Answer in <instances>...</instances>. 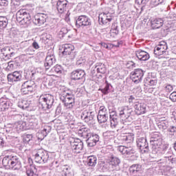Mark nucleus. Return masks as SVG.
<instances>
[{"label":"nucleus","instance_id":"22","mask_svg":"<svg viewBox=\"0 0 176 176\" xmlns=\"http://www.w3.org/2000/svg\"><path fill=\"white\" fill-rule=\"evenodd\" d=\"M129 171L131 176H142V166L140 164H133L129 167Z\"/></svg>","mask_w":176,"mask_h":176},{"label":"nucleus","instance_id":"21","mask_svg":"<svg viewBox=\"0 0 176 176\" xmlns=\"http://www.w3.org/2000/svg\"><path fill=\"white\" fill-rule=\"evenodd\" d=\"M108 163L110 168H112L113 170H116V171H119V164H120V160L119 158L111 155L108 160Z\"/></svg>","mask_w":176,"mask_h":176},{"label":"nucleus","instance_id":"31","mask_svg":"<svg viewBox=\"0 0 176 176\" xmlns=\"http://www.w3.org/2000/svg\"><path fill=\"white\" fill-rule=\"evenodd\" d=\"M63 51L62 52V54L63 56H70L72 53H74V50H75V47L72 44H64L63 45Z\"/></svg>","mask_w":176,"mask_h":176},{"label":"nucleus","instance_id":"52","mask_svg":"<svg viewBox=\"0 0 176 176\" xmlns=\"http://www.w3.org/2000/svg\"><path fill=\"white\" fill-rule=\"evenodd\" d=\"M99 115H108V110L105 106H100L98 111Z\"/></svg>","mask_w":176,"mask_h":176},{"label":"nucleus","instance_id":"9","mask_svg":"<svg viewBox=\"0 0 176 176\" xmlns=\"http://www.w3.org/2000/svg\"><path fill=\"white\" fill-rule=\"evenodd\" d=\"M91 25V19L86 15H80L76 18V28H85V27H90Z\"/></svg>","mask_w":176,"mask_h":176},{"label":"nucleus","instance_id":"48","mask_svg":"<svg viewBox=\"0 0 176 176\" xmlns=\"http://www.w3.org/2000/svg\"><path fill=\"white\" fill-rule=\"evenodd\" d=\"M128 102H129V105H132L134 108V106L137 105V104H138L140 102H138V100L137 99H135V98L134 96H130L128 99Z\"/></svg>","mask_w":176,"mask_h":176},{"label":"nucleus","instance_id":"11","mask_svg":"<svg viewBox=\"0 0 176 176\" xmlns=\"http://www.w3.org/2000/svg\"><path fill=\"white\" fill-rule=\"evenodd\" d=\"M23 72L20 71H15L12 73L8 74L7 76L8 82L10 85H16L19 82L23 80Z\"/></svg>","mask_w":176,"mask_h":176},{"label":"nucleus","instance_id":"13","mask_svg":"<svg viewBox=\"0 0 176 176\" xmlns=\"http://www.w3.org/2000/svg\"><path fill=\"white\" fill-rule=\"evenodd\" d=\"M138 148L141 153H149V144L146 138H139L136 140Z\"/></svg>","mask_w":176,"mask_h":176},{"label":"nucleus","instance_id":"44","mask_svg":"<svg viewBox=\"0 0 176 176\" xmlns=\"http://www.w3.org/2000/svg\"><path fill=\"white\" fill-rule=\"evenodd\" d=\"M23 142L25 144H32L34 142V135L32 134H27L23 137Z\"/></svg>","mask_w":176,"mask_h":176},{"label":"nucleus","instance_id":"56","mask_svg":"<svg viewBox=\"0 0 176 176\" xmlns=\"http://www.w3.org/2000/svg\"><path fill=\"white\" fill-rule=\"evenodd\" d=\"M149 2V0H135V3L138 5H146Z\"/></svg>","mask_w":176,"mask_h":176},{"label":"nucleus","instance_id":"18","mask_svg":"<svg viewBox=\"0 0 176 176\" xmlns=\"http://www.w3.org/2000/svg\"><path fill=\"white\" fill-rule=\"evenodd\" d=\"M54 64H56V56H54V52L51 50L47 53L44 67L45 69L47 70L50 69V67Z\"/></svg>","mask_w":176,"mask_h":176},{"label":"nucleus","instance_id":"29","mask_svg":"<svg viewBox=\"0 0 176 176\" xmlns=\"http://www.w3.org/2000/svg\"><path fill=\"white\" fill-rule=\"evenodd\" d=\"M112 21V16H111V14L109 12L105 14L104 13L103 15L99 16V23L103 25H107V24H109Z\"/></svg>","mask_w":176,"mask_h":176},{"label":"nucleus","instance_id":"27","mask_svg":"<svg viewBox=\"0 0 176 176\" xmlns=\"http://www.w3.org/2000/svg\"><path fill=\"white\" fill-rule=\"evenodd\" d=\"M134 109L136 115H144L146 113V104L139 102L134 106Z\"/></svg>","mask_w":176,"mask_h":176},{"label":"nucleus","instance_id":"8","mask_svg":"<svg viewBox=\"0 0 176 176\" xmlns=\"http://www.w3.org/2000/svg\"><path fill=\"white\" fill-rule=\"evenodd\" d=\"M60 100L68 109H72L75 105V96L72 93L63 94L60 96Z\"/></svg>","mask_w":176,"mask_h":176},{"label":"nucleus","instance_id":"62","mask_svg":"<svg viewBox=\"0 0 176 176\" xmlns=\"http://www.w3.org/2000/svg\"><path fill=\"white\" fill-rule=\"evenodd\" d=\"M24 77L25 79H31V71H28L24 73Z\"/></svg>","mask_w":176,"mask_h":176},{"label":"nucleus","instance_id":"15","mask_svg":"<svg viewBox=\"0 0 176 176\" xmlns=\"http://www.w3.org/2000/svg\"><path fill=\"white\" fill-rule=\"evenodd\" d=\"M95 118L96 111L91 110H85L81 114V119L85 120V122L89 124L94 123Z\"/></svg>","mask_w":176,"mask_h":176},{"label":"nucleus","instance_id":"16","mask_svg":"<svg viewBox=\"0 0 176 176\" xmlns=\"http://www.w3.org/2000/svg\"><path fill=\"white\" fill-rule=\"evenodd\" d=\"M70 146L74 153H80L83 149V142L80 139H73L70 141Z\"/></svg>","mask_w":176,"mask_h":176},{"label":"nucleus","instance_id":"53","mask_svg":"<svg viewBox=\"0 0 176 176\" xmlns=\"http://www.w3.org/2000/svg\"><path fill=\"white\" fill-rule=\"evenodd\" d=\"M126 65L127 68H129V69H131L133 68H135L136 64L133 60H129L126 63Z\"/></svg>","mask_w":176,"mask_h":176},{"label":"nucleus","instance_id":"64","mask_svg":"<svg viewBox=\"0 0 176 176\" xmlns=\"http://www.w3.org/2000/svg\"><path fill=\"white\" fill-rule=\"evenodd\" d=\"M161 2L159 0H152L151 4L154 6H158V5H161Z\"/></svg>","mask_w":176,"mask_h":176},{"label":"nucleus","instance_id":"5","mask_svg":"<svg viewBox=\"0 0 176 176\" xmlns=\"http://www.w3.org/2000/svg\"><path fill=\"white\" fill-rule=\"evenodd\" d=\"M16 21L21 25L28 27L31 24V15L25 12V10H19L16 14Z\"/></svg>","mask_w":176,"mask_h":176},{"label":"nucleus","instance_id":"63","mask_svg":"<svg viewBox=\"0 0 176 176\" xmlns=\"http://www.w3.org/2000/svg\"><path fill=\"white\" fill-rule=\"evenodd\" d=\"M9 1L8 0H0V6H8Z\"/></svg>","mask_w":176,"mask_h":176},{"label":"nucleus","instance_id":"42","mask_svg":"<svg viewBox=\"0 0 176 176\" xmlns=\"http://www.w3.org/2000/svg\"><path fill=\"white\" fill-rule=\"evenodd\" d=\"M8 20L5 16H0V30H3L8 27Z\"/></svg>","mask_w":176,"mask_h":176},{"label":"nucleus","instance_id":"45","mask_svg":"<svg viewBox=\"0 0 176 176\" xmlns=\"http://www.w3.org/2000/svg\"><path fill=\"white\" fill-rule=\"evenodd\" d=\"M97 119L98 123H106L108 120V115L107 114H98Z\"/></svg>","mask_w":176,"mask_h":176},{"label":"nucleus","instance_id":"55","mask_svg":"<svg viewBox=\"0 0 176 176\" xmlns=\"http://www.w3.org/2000/svg\"><path fill=\"white\" fill-rule=\"evenodd\" d=\"M68 29L67 28H62L60 31L59 32L60 35H63V36H64V35H67V34H68Z\"/></svg>","mask_w":176,"mask_h":176},{"label":"nucleus","instance_id":"25","mask_svg":"<svg viewBox=\"0 0 176 176\" xmlns=\"http://www.w3.org/2000/svg\"><path fill=\"white\" fill-rule=\"evenodd\" d=\"M1 52L3 56L6 57V58H8V60H10L12 57H14V54H16L14 49L9 46L1 48Z\"/></svg>","mask_w":176,"mask_h":176},{"label":"nucleus","instance_id":"57","mask_svg":"<svg viewBox=\"0 0 176 176\" xmlns=\"http://www.w3.org/2000/svg\"><path fill=\"white\" fill-rule=\"evenodd\" d=\"M15 126L17 130H24V126L23 125V124H21V122H17L16 124H15Z\"/></svg>","mask_w":176,"mask_h":176},{"label":"nucleus","instance_id":"51","mask_svg":"<svg viewBox=\"0 0 176 176\" xmlns=\"http://www.w3.org/2000/svg\"><path fill=\"white\" fill-rule=\"evenodd\" d=\"M9 146V144L6 142L3 138L0 137V148L1 149H6Z\"/></svg>","mask_w":176,"mask_h":176},{"label":"nucleus","instance_id":"7","mask_svg":"<svg viewBox=\"0 0 176 176\" xmlns=\"http://www.w3.org/2000/svg\"><path fill=\"white\" fill-rule=\"evenodd\" d=\"M36 84L34 80H27L21 85V93L23 95H30L35 93Z\"/></svg>","mask_w":176,"mask_h":176},{"label":"nucleus","instance_id":"36","mask_svg":"<svg viewBox=\"0 0 176 176\" xmlns=\"http://www.w3.org/2000/svg\"><path fill=\"white\" fill-rule=\"evenodd\" d=\"M132 118H122L120 121V129L122 130L129 129V126L131 124Z\"/></svg>","mask_w":176,"mask_h":176},{"label":"nucleus","instance_id":"19","mask_svg":"<svg viewBox=\"0 0 176 176\" xmlns=\"http://www.w3.org/2000/svg\"><path fill=\"white\" fill-rule=\"evenodd\" d=\"M46 19H47V15L43 13H38L34 16L32 21L33 24L41 27L43 25L44 23H46Z\"/></svg>","mask_w":176,"mask_h":176},{"label":"nucleus","instance_id":"26","mask_svg":"<svg viewBox=\"0 0 176 176\" xmlns=\"http://www.w3.org/2000/svg\"><path fill=\"white\" fill-rule=\"evenodd\" d=\"M68 1L67 0H58L56 3V9L58 13L63 14L64 12H67V9H68Z\"/></svg>","mask_w":176,"mask_h":176},{"label":"nucleus","instance_id":"59","mask_svg":"<svg viewBox=\"0 0 176 176\" xmlns=\"http://www.w3.org/2000/svg\"><path fill=\"white\" fill-rule=\"evenodd\" d=\"M30 76L31 79L34 80L36 79V78L38 77V73L34 71H31Z\"/></svg>","mask_w":176,"mask_h":176},{"label":"nucleus","instance_id":"34","mask_svg":"<svg viewBox=\"0 0 176 176\" xmlns=\"http://www.w3.org/2000/svg\"><path fill=\"white\" fill-rule=\"evenodd\" d=\"M163 23L164 21L162 19H155L151 21V27L153 30H157L160 27H163Z\"/></svg>","mask_w":176,"mask_h":176},{"label":"nucleus","instance_id":"1","mask_svg":"<svg viewBox=\"0 0 176 176\" xmlns=\"http://www.w3.org/2000/svg\"><path fill=\"white\" fill-rule=\"evenodd\" d=\"M152 153L150 156L152 159H159V154L173 155V152L168 150V144H163V140L160 133H155L150 140Z\"/></svg>","mask_w":176,"mask_h":176},{"label":"nucleus","instance_id":"58","mask_svg":"<svg viewBox=\"0 0 176 176\" xmlns=\"http://www.w3.org/2000/svg\"><path fill=\"white\" fill-rule=\"evenodd\" d=\"M170 100H171L173 102H176V92H173L170 96H169Z\"/></svg>","mask_w":176,"mask_h":176},{"label":"nucleus","instance_id":"2","mask_svg":"<svg viewBox=\"0 0 176 176\" xmlns=\"http://www.w3.org/2000/svg\"><path fill=\"white\" fill-rule=\"evenodd\" d=\"M2 164L4 167L11 170H20L21 168V161L20 157L13 152L8 153L3 158Z\"/></svg>","mask_w":176,"mask_h":176},{"label":"nucleus","instance_id":"3","mask_svg":"<svg viewBox=\"0 0 176 176\" xmlns=\"http://www.w3.org/2000/svg\"><path fill=\"white\" fill-rule=\"evenodd\" d=\"M80 134L83 138L86 139L87 146L93 148L97 145V143L100 142V135L98 134L91 132V130L89 128L83 127L80 130Z\"/></svg>","mask_w":176,"mask_h":176},{"label":"nucleus","instance_id":"30","mask_svg":"<svg viewBox=\"0 0 176 176\" xmlns=\"http://www.w3.org/2000/svg\"><path fill=\"white\" fill-rule=\"evenodd\" d=\"M52 39H53L52 35L46 33L42 35V37L40 39V42L43 44L42 46L45 47L46 45L49 46L50 45H52Z\"/></svg>","mask_w":176,"mask_h":176},{"label":"nucleus","instance_id":"43","mask_svg":"<svg viewBox=\"0 0 176 176\" xmlns=\"http://www.w3.org/2000/svg\"><path fill=\"white\" fill-rule=\"evenodd\" d=\"M146 83L149 86H156L157 85V78L156 77L147 78Z\"/></svg>","mask_w":176,"mask_h":176},{"label":"nucleus","instance_id":"14","mask_svg":"<svg viewBox=\"0 0 176 176\" xmlns=\"http://www.w3.org/2000/svg\"><path fill=\"white\" fill-rule=\"evenodd\" d=\"M119 116L121 119H132L131 117L134 115L133 109L129 107V106H124L118 109Z\"/></svg>","mask_w":176,"mask_h":176},{"label":"nucleus","instance_id":"39","mask_svg":"<svg viewBox=\"0 0 176 176\" xmlns=\"http://www.w3.org/2000/svg\"><path fill=\"white\" fill-rule=\"evenodd\" d=\"M87 163L90 167L96 166V164H97V157L96 155L89 156L87 159Z\"/></svg>","mask_w":176,"mask_h":176},{"label":"nucleus","instance_id":"32","mask_svg":"<svg viewBox=\"0 0 176 176\" xmlns=\"http://www.w3.org/2000/svg\"><path fill=\"white\" fill-rule=\"evenodd\" d=\"M30 129H39V118L36 116H32L28 121Z\"/></svg>","mask_w":176,"mask_h":176},{"label":"nucleus","instance_id":"50","mask_svg":"<svg viewBox=\"0 0 176 176\" xmlns=\"http://www.w3.org/2000/svg\"><path fill=\"white\" fill-rule=\"evenodd\" d=\"M106 85L103 89H100L103 94H108L109 93V87L111 86V84L108 82V81L105 82Z\"/></svg>","mask_w":176,"mask_h":176},{"label":"nucleus","instance_id":"46","mask_svg":"<svg viewBox=\"0 0 176 176\" xmlns=\"http://www.w3.org/2000/svg\"><path fill=\"white\" fill-rule=\"evenodd\" d=\"M119 125V121L118 120V118H110V127L111 129H116Z\"/></svg>","mask_w":176,"mask_h":176},{"label":"nucleus","instance_id":"33","mask_svg":"<svg viewBox=\"0 0 176 176\" xmlns=\"http://www.w3.org/2000/svg\"><path fill=\"white\" fill-rule=\"evenodd\" d=\"M23 53L21 55L22 58H31V56L35 54V50L32 46H30L24 50Z\"/></svg>","mask_w":176,"mask_h":176},{"label":"nucleus","instance_id":"12","mask_svg":"<svg viewBox=\"0 0 176 176\" xmlns=\"http://www.w3.org/2000/svg\"><path fill=\"white\" fill-rule=\"evenodd\" d=\"M144 74L145 71L142 69H135L131 73V79L133 83L138 85V83H141L142 82V78H144Z\"/></svg>","mask_w":176,"mask_h":176},{"label":"nucleus","instance_id":"4","mask_svg":"<svg viewBox=\"0 0 176 176\" xmlns=\"http://www.w3.org/2000/svg\"><path fill=\"white\" fill-rule=\"evenodd\" d=\"M38 106L43 111L52 109L54 107V96L50 94H44L40 96L38 98Z\"/></svg>","mask_w":176,"mask_h":176},{"label":"nucleus","instance_id":"35","mask_svg":"<svg viewBox=\"0 0 176 176\" xmlns=\"http://www.w3.org/2000/svg\"><path fill=\"white\" fill-rule=\"evenodd\" d=\"M26 174L28 176H39L38 175V169H36V166L32 164L28 167L26 170Z\"/></svg>","mask_w":176,"mask_h":176},{"label":"nucleus","instance_id":"10","mask_svg":"<svg viewBox=\"0 0 176 176\" xmlns=\"http://www.w3.org/2000/svg\"><path fill=\"white\" fill-rule=\"evenodd\" d=\"M117 151L120 152L125 157H133L135 155V148L131 144L129 146H118Z\"/></svg>","mask_w":176,"mask_h":176},{"label":"nucleus","instance_id":"54","mask_svg":"<svg viewBox=\"0 0 176 176\" xmlns=\"http://www.w3.org/2000/svg\"><path fill=\"white\" fill-rule=\"evenodd\" d=\"M53 70L56 73V74H61L63 72V67L61 65H56L54 68Z\"/></svg>","mask_w":176,"mask_h":176},{"label":"nucleus","instance_id":"17","mask_svg":"<svg viewBox=\"0 0 176 176\" xmlns=\"http://www.w3.org/2000/svg\"><path fill=\"white\" fill-rule=\"evenodd\" d=\"M86 72L83 69H76L71 73L72 80H80L81 83L85 82Z\"/></svg>","mask_w":176,"mask_h":176},{"label":"nucleus","instance_id":"60","mask_svg":"<svg viewBox=\"0 0 176 176\" xmlns=\"http://www.w3.org/2000/svg\"><path fill=\"white\" fill-rule=\"evenodd\" d=\"M165 90L166 93H171L173 91V86L171 85H168L165 87Z\"/></svg>","mask_w":176,"mask_h":176},{"label":"nucleus","instance_id":"37","mask_svg":"<svg viewBox=\"0 0 176 176\" xmlns=\"http://www.w3.org/2000/svg\"><path fill=\"white\" fill-rule=\"evenodd\" d=\"M160 162H162V163H168V164H174V163H175V160L171 154H169V155H166L160 159Z\"/></svg>","mask_w":176,"mask_h":176},{"label":"nucleus","instance_id":"40","mask_svg":"<svg viewBox=\"0 0 176 176\" xmlns=\"http://www.w3.org/2000/svg\"><path fill=\"white\" fill-rule=\"evenodd\" d=\"M17 106L21 109H27V108L30 107V102H28V100L21 99L19 100Z\"/></svg>","mask_w":176,"mask_h":176},{"label":"nucleus","instance_id":"20","mask_svg":"<svg viewBox=\"0 0 176 176\" xmlns=\"http://www.w3.org/2000/svg\"><path fill=\"white\" fill-rule=\"evenodd\" d=\"M167 49H168L167 43L161 41L159 45L154 48V54H155V56H162V54L166 53Z\"/></svg>","mask_w":176,"mask_h":176},{"label":"nucleus","instance_id":"41","mask_svg":"<svg viewBox=\"0 0 176 176\" xmlns=\"http://www.w3.org/2000/svg\"><path fill=\"white\" fill-rule=\"evenodd\" d=\"M116 135V133L114 131H107L103 133V137L105 140H111Z\"/></svg>","mask_w":176,"mask_h":176},{"label":"nucleus","instance_id":"38","mask_svg":"<svg viewBox=\"0 0 176 176\" xmlns=\"http://www.w3.org/2000/svg\"><path fill=\"white\" fill-rule=\"evenodd\" d=\"M95 68L96 69V72H98V74H104L107 72V67H105V65L103 63H96Z\"/></svg>","mask_w":176,"mask_h":176},{"label":"nucleus","instance_id":"24","mask_svg":"<svg viewBox=\"0 0 176 176\" xmlns=\"http://www.w3.org/2000/svg\"><path fill=\"white\" fill-rule=\"evenodd\" d=\"M13 105L10 99L8 98H0V112H3V111H6L11 108Z\"/></svg>","mask_w":176,"mask_h":176},{"label":"nucleus","instance_id":"28","mask_svg":"<svg viewBox=\"0 0 176 176\" xmlns=\"http://www.w3.org/2000/svg\"><path fill=\"white\" fill-rule=\"evenodd\" d=\"M135 55L140 61H148L151 58L149 53L141 50L136 51Z\"/></svg>","mask_w":176,"mask_h":176},{"label":"nucleus","instance_id":"61","mask_svg":"<svg viewBox=\"0 0 176 176\" xmlns=\"http://www.w3.org/2000/svg\"><path fill=\"white\" fill-rule=\"evenodd\" d=\"M109 113H110V116H109L110 119H112L113 118H118V116L116 115V111L109 110Z\"/></svg>","mask_w":176,"mask_h":176},{"label":"nucleus","instance_id":"47","mask_svg":"<svg viewBox=\"0 0 176 176\" xmlns=\"http://www.w3.org/2000/svg\"><path fill=\"white\" fill-rule=\"evenodd\" d=\"M168 126V121L166 120L162 121L158 124V127L160 130H167Z\"/></svg>","mask_w":176,"mask_h":176},{"label":"nucleus","instance_id":"49","mask_svg":"<svg viewBox=\"0 0 176 176\" xmlns=\"http://www.w3.org/2000/svg\"><path fill=\"white\" fill-rule=\"evenodd\" d=\"M111 32L115 34V35H118L119 34V26H118V23H113L111 28Z\"/></svg>","mask_w":176,"mask_h":176},{"label":"nucleus","instance_id":"6","mask_svg":"<svg viewBox=\"0 0 176 176\" xmlns=\"http://www.w3.org/2000/svg\"><path fill=\"white\" fill-rule=\"evenodd\" d=\"M52 160V157L49 156V153L47 151L40 148L36 151L34 154V162L43 164V163H48Z\"/></svg>","mask_w":176,"mask_h":176},{"label":"nucleus","instance_id":"23","mask_svg":"<svg viewBox=\"0 0 176 176\" xmlns=\"http://www.w3.org/2000/svg\"><path fill=\"white\" fill-rule=\"evenodd\" d=\"M118 140L122 141L123 144H130L134 142V133H122Z\"/></svg>","mask_w":176,"mask_h":176}]
</instances>
